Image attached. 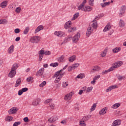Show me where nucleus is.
<instances>
[{"mask_svg": "<svg viewBox=\"0 0 126 126\" xmlns=\"http://www.w3.org/2000/svg\"><path fill=\"white\" fill-rule=\"evenodd\" d=\"M51 66H53V67H56V66H58L59 65V63H52L50 64Z\"/></svg>", "mask_w": 126, "mask_h": 126, "instance_id": "nucleus-41", "label": "nucleus"}, {"mask_svg": "<svg viewBox=\"0 0 126 126\" xmlns=\"http://www.w3.org/2000/svg\"><path fill=\"white\" fill-rule=\"evenodd\" d=\"M79 38H80V33H79V32H78L72 38L73 43H77V42H78L79 40Z\"/></svg>", "mask_w": 126, "mask_h": 126, "instance_id": "nucleus-7", "label": "nucleus"}, {"mask_svg": "<svg viewBox=\"0 0 126 126\" xmlns=\"http://www.w3.org/2000/svg\"><path fill=\"white\" fill-rule=\"evenodd\" d=\"M110 3H111V2H110V1L106 2L104 3H100V5L102 7H105L107 6V5H109Z\"/></svg>", "mask_w": 126, "mask_h": 126, "instance_id": "nucleus-24", "label": "nucleus"}, {"mask_svg": "<svg viewBox=\"0 0 126 126\" xmlns=\"http://www.w3.org/2000/svg\"><path fill=\"white\" fill-rule=\"evenodd\" d=\"M100 78V75L95 76L93 79L94 80H98Z\"/></svg>", "mask_w": 126, "mask_h": 126, "instance_id": "nucleus-58", "label": "nucleus"}, {"mask_svg": "<svg viewBox=\"0 0 126 126\" xmlns=\"http://www.w3.org/2000/svg\"><path fill=\"white\" fill-rule=\"evenodd\" d=\"M22 91H23V92H27V91H28V88H24L22 89Z\"/></svg>", "mask_w": 126, "mask_h": 126, "instance_id": "nucleus-62", "label": "nucleus"}, {"mask_svg": "<svg viewBox=\"0 0 126 126\" xmlns=\"http://www.w3.org/2000/svg\"><path fill=\"white\" fill-rule=\"evenodd\" d=\"M43 57H44V56L39 55V60H38L39 62H41V61H42Z\"/></svg>", "mask_w": 126, "mask_h": 126, "instance_id": "nucleus-63", "label": "nucleus"}, {"mask_svg": "<svg viewBox=\"0 0 126 126\" xmlns=\"http://www.w3.org/2000/svg\"><path fill=\"white\" fill-rule=\"evenodd\" d=\"M12 120H13V117H12V116H7L5 118V121L6 122H11V121H12Z\"/></svg>", "mask_w": 126, "mask_h": 126, "instance_id": "nucleus-31", "label": "nucleus"}, {"mask_svg": "<svg viewBox=\"0 0 126 126\" xmlns=\"http://www.w3.org/2000/svg\"><path fill=\"white\" fill-rule=\"evenodd\" d=\"M29 27H27V28H26L24 31V34H25V35L28 34V32H29Z\"/></svg>", "mask_w": 126, "mask_h": 126, "instance_id": "nucleus-37", "label": "nucleus"}, {"mask_svg": "<svg viewBox=\"0 0 126 126\" xmlns=\"http://www.w3.org/2000/svg\"><path fill=\"white\" fill-rule=\"evenodd\" d=\"M84 77H85V74H84V73H81L80 74H79L77 76V78H84Z\"/></svg>", "mask_w": 126, "mask_h": 126, "instance_id": "nucleus-33", "label": "nucleus"}, {"mask_svg": "<svg viewBox=\"0 0 126 126\" xmlns=\"http://www.w3.org/2000/svg\"><path fill=\"white\" fill-rule=\"evenodd\" d=\"M33 79V77H29L27 78V81H28V82H31Z\"/></svg>", "mask_w": 126, "mask_h": 126, "instance_id": "nucleus-42", "label": "nucleus"}, {"mask_svg": "<svg viewBox=\"0 0 126 126\" xmlns=\"http://www.w3.org/2000/svg\"><path fill=\"white\" fill-rule=\"evenodd\" d=\"M7 2H8L7 0H4L2 1L0 4V7L1 8H5V7L7 6Z\"/></svg>", "mask_w": 126, "mask_h": 126, "instance_id": "nucleus-14", "label": "nucleus"}, {"mask_svg": "<svg viewBox=\"0 0 126 126\" xmlns=\"http://www.w3.org/2000/svg\"><path fill=\"white\" fill-rule=\"evenodd\" d=\"M89 4L90 5L93 6V4H94V0H89Z\"/></svg>", "mask_w": 126, "mask_h": 126, "instance_id": "nucleus-49", "label": "nucleus"}, {"mask_svg": "<svg viewBox=\"0 0 126 126\" xmlns=\"http://www.w3.org/2000/svg\"><path fill=\"white\" fill-rule=\"evenodd\" d=\"M93 89V87H88V88H87L86 93H87V92H91Z\"/></svg>", "mask_w": 126, "mask_h": 126, "instance_id": "nucleus-40", "label": "nucleus"}, {"mask_svg": "<svg viewBox=\"0 0 126 126\" xmlns=\"http://www.w3.org/2000/svg\"><path fill=\"white\" fill-rule=\"evenodd\" d=\"M38 54L39 56H44L45 55V50H41L38 52Z\"/></svg>", "mask_w": 126, "mask_h": 126, "instance_id": "nucleus-39", "label": "nucleus"}, {"mask_svg": "<svg viewBox=\"0 0 126 126\" xmlns=\"http://www.w3.org/2000/svg\"><path fill=\"white\" fill-rule=\"evenodd\" d=\"M20 83H21V80L20 78H19L17 80L16 83L15 85V87H18V86H19Z\"/></svg>", "mask_w": 126, "mask_h": 126, "instance_id": "nucleus-26", "label": "nucleus"}, {"mask_svg": "<svg viewBox=\"0 0 126 126\" xmlns=\"http://www.w3.org/2000/svg\"><path fill=\"white\" fill-rule=\"evenodd\" d=\"M93 32V29H92V27L91 26H89L88 28L87 29V31L86 32V35L87 37H89L91 35V33Z\"/></svg>", "mask_w": 126, "mask_h": 126, "instance_id": "nucleus-8", "label": "nucleus"}, {"mask_svg": "<svg viewBox=\"0 0 126 126\" xmlns=\"http://www.w3.org/2000/svg\"><path fill=\"white\" fill-rule=\"evenodd\" d=\"M123 78H125V76H123L119 75V76L118 77V80H119V81L123 80Z\"/></svg>", "mask_w": 126, "mask_h": 126, "instance_id": "nucleus-52", "label": "nucleus"}, {"mask_svg": "<svg viewBox=\"0 0 126 126\" xmlns=\"http://www.w3.org/2000/svg\"><path fill=\"white\" fill-rule=\"evenodd\" d=\"M126 7L125 5H123L121 7L119 13V15L120 17H122V16H124V13H126Z\"/></svg>", "mask_w": 126, "mask_h": 126, "instance_id": "nucleus-6", "label": "nucleus"}, {"mask_svg": "<svg viewBox=\"0 0 126 126\" xmlns=\"http://www.w3.org/2000/svg\"><path fill=\"white\" fill-rule=\"evenodd\" d=\"M74 93L73 92H70L69 94H67L64 96V100H70L71 97H72V95H73Z\"/></svg>", "mask_w": 126, "mask_h": 126, "instance_id": "nucleus-12", "label": "nucleus"}, {"mask_svg": "<svg viewBox=\"0 0 126 126\" xmlns=\"http://www.w3.org/2000/svg\"><path fill=\"white\" fill-rule=\"evenodd\" d=\"M7 23V20L3 19L1 20V24H6Z\"/></svg>", "mask_w": 126, "mask_h": 126, "instance_id": "nucleus-53", "label": "nucleus"}, {"mask_svg": "<svg viewBox=\"0 0 126 126\" xmlns=\"http://www.w3.org/2000/svg\"><path fill=\"white\" fill-rule=\"evenodd\" d=\"M52 53L50 52V51H46L44 52V55H46V56H49V55H51Z\"/></svg>", "mask_w": 126, "mask_h": 126, "instance_id": "nucleus-51", "label": "nucleus"}, {"mask_svg": "<svg viewBox=\"0 0 126 126\" xmlns=\"http://www.w3.org/2000/svg\"><path fill=\"white\" fill-rule=\"evenodd\" d=\"M80 124L82 126H86V124L84 123V121H80Z\"/></svg>", "mask_w": 126, "mask_h": 126, "instance_id": "nucleus-57", "label": "nucleus"}, {"mask_svg": "<svg viewBox=\"0 0 126 126\" xmlns=\"http://www.w3.org/2000/svg\"><path fill=\"white\" fill-rule=\"evenodd\" d=\"M78 16H79V13H75L73 17L72 20H75V19H76V18H77V17H78Z\"/></svg>", "mask_w": 126, "mask_h": 126, "instance_id": "nucleus-38", "label": "nucleus"}, {"mask_svg": "<svg viewBox=\"0 0 126 126\" xmlns=\"http://www.w3.org/2000/svg\"><path fill=\"white\" fill-rule=\"evenodd\" d=\"M94 68L95 69V71H98V70H100L101 69V68L98 66H94Z\"/></svg>", "mask_w": 126, "mask_h": 126, "instance_id": "nucleus-56", "label": "nucleus"}, {"mask_svg": "<svg viewBox=\"0 0 126 126\" xmlns=\"http://www.w3.org/2000/svg\"><path fill=\"white\" fill-rule=\"evenodd\" d=\"M104 16V14H100V15H98L97 17H95L94 20L93 21V22H94V21H96V20H98V19H100L101 17H103Z\"/></svg>", "mask_w": 126, "mask_h": 126, "instance_id": "nucleus-25", "label": "nucleus"}, {"mask_svg": "<svg viewBox=\"0 0 126 126\" xmlns=\"http://www.w3.org/2000/svg\"><path fill=\"white\" fill-rule=\"evenodd\" d=\"M119 26L120 27H124L125 26V22H124V21L122 19H121L120 20V22H119Z\"/></svg>", "mask_w": 126, "mask_h": 126, "instance_id": "nucleus-30", "label": "nucleus"}, {"mask_svg": "<svg viewBox=\"0 0 126 126\" xmlns=\"http://www.w3.org/2000/svg\"><path fill=\"white\" fill-rule=\"evenodd\" d=\"M117 88V85L110 86L106 90V92H110V91H112L113 89H116Z\"/></svg>", "mask_w": 126, "mask_h": 126, "instance_id": "nucleus-17", "label": "nucleus"}, {"mask_svg": "<svg viewBox=\"0 0 126 126\" xmlns=\"http://www.w3.org/2000/svg\"><path fill=\"white\" fill-rule=\"evenodd\" d=\"M43 29H44V27L43 26V25L39 26L35 29V30L34 31V34H36V33H38V32H40V31H41V30H43Z\"/></svg>", "mask_w": 126, "mask_h": 126, "instance_id": "nucleus-15", "label": "nucleus"}, {"mask_svg": "<svg viewBox=\"0 0 126 126\" xmlns=\"http://www.w3.org/2000/svg\"><path fill=\"white\" fill-rule=\"evenodd\" d=\"M122 121L121 120H116L113 122L111 126H121Z\"/></svg>", "mask_w": 126, "mask_h": 126, "instance_id": "nucleus-10", "label": "nucleus"}, {"mask_svg": "<svg viewBox=\"0 0 126 126\" xmlns=\"http://www.w3.org/2000/svg\"><path fill=\"white\" fill-rule=\"evenodd\" d=\"M96 106H97V104L96 103H94L93 105V106L91 108V112H93V111L95 110V109H96Z\"/></svg>", "mask_w": 126, "mask_h": 126, "instance_id": "nucleus-36", "label": "nucleus"}, {"mask_svg": "<svg viewBox=\"0 0 126 126\" xmlns=\"http://www.w3.org/2000/svg\"><path fill=\"white\" fill-rule=\"evenodd\" d=\"M90 118H91V115H88V116H84L83 118L82 121L83 122H84V121H88V120H89Z\"/></svg>", "mask_w": 126, "mask_h": 126, "instance_id": "nucleus-27", "label": "nucleus"}, {"mask_svg": "<svg viewBox=\"0 0 126 126\" xmlns=\"http://www.w3.org/2000/svg\"><path fill=\"white\" fill-rule=\"evenodd\" d=\"M41 40V37L39 36H35L31 37L30 39V42L33 44H38Z\"/></svg>", "mask_w": 126, "mask_h": 126, "instance_id": "nucleus-5", "label": "nucleus"}, {"mask_svg": "<svg viewBox=\"0 0 126 126\" xmlns=\"http://www.w3.org/2000/svg\"><path fill=\"white\" fill-rule=\"evenodd\" d=\"M61 71L62 70L58 71L56 72H55V73L53 75V78H55V77H56L55 80V83H58V82H60V81H61V79H62V77H61V76H60Z\"/></svg>", "mask_w": 126, "mask_h": 126, "instance_id": "nucleus-4", "label": "nucleus"}, {"mask_svg": "<svg viewBox=\"0 0 126 126\" xmlns=\"http://www.w3.org/2000/svg\"><path fill=\"white\" fill-rule=\"evenodd\" d=\"M72 39V36L71 35H68L67 37H65L63 41L61 43V45H63V44H65V43H67V42H69Z\"/></svg>", "mask_w": 126, "mask_h": 126, "instance_id": "nucleus-9", "label": "nucleus"}, {"mask_svg": "<svg viewBox=\"0 0 126 126\" xmlns=\"http://www.w3.org/2000/svg\"><path fill=\"white\" fill-rule=\"evenodd\" d=\"M23 94V92L22 90H20L19 91L18 94L19 96H21V95H22Z\"/></svg>", "mask_w": 126, "mask_h": 126, "instance_id": "nucleus-61", "label": "nucleus"}, {"mask_svg": "<svg viewBox=\"0 0 126 126\" xmlns=\"http://www.w3.org/2000/svg\"><path fill=\"white\" fill-rule=\"evenodd\" d=\"M106 55H107V50H104L102 53L101 54V56L102 57H106Z\"/></svg>", "mask_w": 126, "mask_h": 126, "instance_id": "nucleus-43", "label": "nucleus"}, {"mask_svg": "<svg viewBox=\"0 0 126 126\" xmlns=\"http://www.w3.org/2000/svg\"><path fill=\"white\" fill-rule=\"evenodd\" d=\"M76 30V28H71L69 30H68V32H72L73 31H75Z\"/></svg>", "mask_w": 126, "mask_h": 126, "instance_id": "nucleus-46", "label": "nucleus"}, {"mask_svg": "<svg viewBox=\"0 0 126 126\" xmlns=\"http://www.w3.org/2000/svg\"><path fill=\"white\" fill-rule=\"evenodd\" d=\"M68 85V83H67L66 82H64V83H63L62 86L64 88H65V87H66Z\"/></svg>", "mask_w": 126, "mask_h": 126, "instance_id": "nucleus-50", "label": "nucleus"}, {"mask_svg": "<svg viewBox=\"0 0 126 126\" xmlns=\"http://www.w3.org/2000/svg\"><path fill=\"white\" fill-rule=\"evenodd\" d=\"M18 67V65L17 63H15L13 65V66L11 68V70L8 74V76L10 78H12V77H14L15 76V74H16V69H17Z\"/></svg>", "mask_w": 126, "mask_h": 126, "instance_id": "nucleus-3", "label": "nucleus"}, {"mask_svg": "<svg viewBox=\"0 0 126 126\" xmlns=\"http://www.w3.org/2000/svg\"><path fill=\"white\" fill-rule=\"evenodd\" d=\"M58 120V117L56 116H54L51 117L50 119H48V122L49 123H54V122H56Z\"/></svg>", "mask_w": 126, "mask_h": 126, "instance_id": "nucleus-19", "label": "nucleus"}, {"mask_svg": "<svg viewBox=\"0 0 126 126\" xmlns=\"http://www.w3.org/2000/svg\"><path fill=\"white\" fill-rule=\"evenodd\" d=\"M14 32L15 33H16V34H18V33L20 32V30L19 29H15L14 30Z\"/></svg>", "mask_w": 126, "mask_h": 126, "instance_id": "nucleus-54", "label": "nucleus"}, {"mask_svg": "<svg viewBox=\"0 0 126 126\" xmlns=\"http://www.w3.org/2000/svg\"><path fill=\"white\" fill-rule=\"evenodd\" d=\"M18 111V109L16 107H12L8 111L9 114H15V113L17 112Z\"/></svg>", "mask_w": 126, "mask_h": 126, "instance_id": "nucleus-11", "label": "nucleus"}, {"mask_svg": "<svg viewBox=\"0 0 126 126\" xmlns=\"http://www.w3.org/2000/svg\"><path fill=\"white\" fill-rule=\"evenodd\" d=\"M46 81H43L42 83H41L40 85H39V87H44V86H45L46 85Z\"/></svg>", "mask_w": 126, "mask_h": 126, "instance_id": "nucleus-48", "label": "nucleus"}, {"mask_svg": "<svg viewBox=\"0 0 126 126\" xmlns=\"http://www.w3.org/2000/svg\"><path fill=\"white\" fill-rule=\"evenodd\" d=\"M52 99H47L45 101L44 103L45 104H48V103H50V102H51Z\"/></svg>", "mask_w": 126, "mask_h": 126, "instance_id": "nucleus-59", "label": "nucleus"}, {"mask_svg": "<svg viewBox=\"0 0 126 126\" xmlns=\"http://www.w3.org/2000/svg\"><path fill=\"white\" fill-rule=\"evenodd\" d=\"M21 10V8H20V7H18L16 8L15 11L17 13H19V12H20Z\"/></svg>", "mask_w": 126, "mask_h": 126, "instance_id": "nucleus-47", "label": "nucleus"}, {"mask_svg": "<svg viewBox=\"0 0 126 126\" xmlns=\"http://www.w3.org/2000/svg\"><path fill=\"white\" fill-rule=\"evenodd\" d=\"M24 121L25 122V123H28V122H29V119H28V117L24 118Z\"/></svg>", "mask_w": 126, "mask_h": 126, "instance_id": "nucleus-60", "label": "nucleus"}, {"mask_svg": "<svg viewBox=\"0 0 126 126\" xmlns=\"http://www.w3.org/2000/svg\"><path fill=\"white\" fill-rule=\"evenodd\" d=\"M41 99L40 98H37L35 99L32 102L33 106H38L39 105V102H40Z\"/></svg>", "mask_w": 126, "mask_h": 126, "instance_id": "nucleus-16", "label": "nucleus"}, {"mask_svg": "<svg viewBox=\"0 0 126 126\" xmlns=\"http://www.w3.org/2000/svg\"><path fill=\"white\" fill-rule=\"evenodd\" d=\"M92 22H94L92 24V27L94 29H96L97 28V22L94 21V22L92 21Z\"/></svg>", "mask_w": 126, "mask_h": 126, "instance_id": "nucleus-34", "label": "nucleus"}, {"mask_svg": "<svg viewBox=\"0 0 126 126\" xmlns=\"http://www.w3.org/2000/svg\"><path fill=\"white\" fill-rule=\"evenodd\" d=\"M107 110H108V108L107 107H104L102 108L101 110L99 111V115L100 116H103V115H105V114L107 113Z\"/></svg>", "mask_w": 126, "mask_h": 126, "instance_id": "nucleus-13", "label": "nucleus"}, {"mask_svg": "<svg viewBox=\"0 0 126 126\" xmlns=\"http://www.w3.org/2000/svg\"><path fill=\"white\" fill-rule=\"evenodd\" d=\"M70 27H71V22L69 21L66 22L64 25V28L65 29H68V28H70Z\"/></svg>", "mask_w": 126, "mask_h": 126, "instance_id": "nucleus-18", "label": "nucleus"}, {"mask_svg": "<svg viewBox=\"0 0 126 126\" xmlns=\"http://www.w3.org/2000/svg\"><path fill=\"white\" fill-rule=\"evenodd\" d=\"M74 61H75V55H73L71 57L69 58V62H70V63H72V62H74Z\"/></svg>", "mask_w": 126, "mask_h": 126, "instance_id": "nucleus-28", "label": "nucleus"}, {"mask_svg": "<svg viewBox=\"0 0 126 126\" xmlns=\"http://www.w3.org/2000/svg\"><path fill=\"white\" fill-rule=\"evenodd\" d=\"M65 73V72L61 71L60 72V77H61V79L63 78V76L64 75Z\"/></svg>", "mask_w": 126, "mask_h": 126, "instance_id": "nucleus-55", "label": "nucleus"}, {"mask_svg": "<svg viewBox=\"0 0 126 126\" xmlns=\"http://www.w3.org/2000/svg\"><path fill=\"white\" fill-rule=\"evenodd\" d=\"M54 34L58 37H63V32H62L61 31L55 32Z\"/></svg>", "mask_w": 126, "mask_h": 126, "instance_id": "nucleus-23", "label": "nucleus"}, {"mask_svg": "<svg viewBox=\"0 0 126 126\" xmlns=\"http://www.w3.org/2000/svg\"><path fill=\"white\" fill-rule=\"evenodd\" d=\"M21 122H16L14 123L13 126H18L21 125Z\"/></svg>", "mask_w": 126, "mask_h": 126, "instance_id": "nucleus-45", "label": "nucleus"}, {"mask_svg": "<svg viewBox=\"0 0 126 126\" xmlns=\"http://www.w3.org/2000/svg\"><path fill=\"white\" fill-rule=\"evenodd\" d=\"M121 104L119 103H115L112 105V108L113 109H117V108H119Z\"/></svg>", "mask_w": 126, "mask_h": 126, "instance_id": "nucleus-29", "label": "nucleus"}, {"mask_svg": "<svg viewBox=\"0 0 126 126\" xmlns=\"http://www.w3.org/2000/svg\"><path fill=\"white\" fill-rule=\"evenodd\" d=\"M44 72V68H41L40 69H39L37 73L36 74V75L38 76V75H43V73Z\"/></svg>", "mask_w": 126, "mask_h": 126, "instance_id": "nucleus-22", "label": "nucleus"}, {"mask_svg": "<svg viewBox=\"0 0 126 126\" xmlns=\"http://www.w3.org/2000/svg\"><path fill=\"white\" fill-rule=\"evenodd\" d=\"M122 65H123V62L122 61H119L114 63L113 64V66H111L109 69L105 71H103L102 72V75H104V74H107L108 72H110V71H113V70H115V68L120 67V66H122Z\"/></svg>", "mask_w": 126, "mask_h": 126, "instance_id": "nucleus-1", "label": "nucleus"}, {"mask_svg": "<svg viewBox=\"0 0 126 126\" xmlns=\"http://www.w3.org/2000/svg\"><path fill=\"white\" fill-rule=\"evenodd\" d=\"M50 107L51 108V109H54V108H55V104L53 103H51L50 105Z\"/></svg>", "mask_w": 126, "mask_h": 126, "instance_id": "nucleus-64", "label": "nucleus"}, {"mask_svg": "<svg viewBox=\"0 0 126 126\" xmlns=\"http://www.w3.org/2000/svg\"><path fill=\"white\" fill-rule=\"evenodd\" d=\"M64 59V58L63 57V56L62 55L59 58L58 61H59V62H63Z\"/></svg>", "mask_w": 126, "mask_h": 126, "instance_id": "nucleus-44", "label": "nucleus"}, {"mask_svg": "<svg viewBox=\"0 0 126 126\" xmlns=\"http://www.w3.org/2000/svg\"><path fill=\"white\" fill-rule=\"evenodd\" d=\"M120 51H121V48H120V47H119V48L116 47L113 49V52L114 53H118V52H120Z\"/></svg>", "mask_w": 126, "mask_h": 126, "instance_id": "nucleus-32", "label": "nucleus"}, {"mask_svg": "<svg viewBox=\"0 0 126 126\" xmlns=\"http://www.w3.org/2000/svg\"><path fill=\"white\" fill-rule=\"evenodd\" d=\"M111 29V26L110 25V23H108L107 25L105 26L103 30V32H107Z\"/></svg>", "mask_w": 126, "mask_h": 126, "instance_id": "nucleus-20", "label": "nucleus"}, {"mask_svg": "<svg viewBox=\"0 0 126 126\" xmlns=\"http://www.w3.org/2000/svg\"><path fill=\"white\" fill-rule=\"evenodd\" d=\"M79 66V63H76L72 65V67L73 69H75L77 67H78Z\"/></svg>", "mask_w": 126, "mask_h": 126, "instance_id": "nucleus-35", "label": "nucleus"}, {"mask_svg": "<svg viewBox=\"0 0 126 126\" xmlns=\"http://www.w3.org/2000/svg\"><path fill=\"white\" fill-rule=\"evenodd\" d=\"M85 3H86V0H84L82 3L81 4L79 7L78 9L80 10L81 9L83 11H91L93 8L90 6H84L85 5Z\"/></svg>", "mask_w": 126, "mask_h": 126, "instance_id": "nucleus-2", "label": "nucleus"}, {"mask_svg": "<svg viewBox=\"0 0 126 126\" xmlns=\"http://www.w3.org/2000/svg\"><path fill=\"white\" fill-rule=\"evenodd\" d=\"M14 51V46L12 45L8 49V54H12Z\"/></svg>", "mask_w": 126, "mask_h": 126, "instance_id": "nucleus-21", "label": "nucleus"}]
</instances>
